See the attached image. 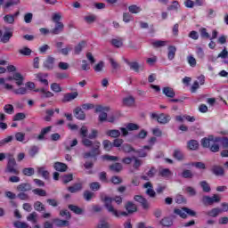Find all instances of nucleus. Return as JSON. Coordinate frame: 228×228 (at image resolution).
<instances>
[{
    "instance_id": "56",
    "label": "nucleus",
    "mask_w": 228,
    "mask_h": 228,
    "mask_svg": "<svg viewBox=\"0 0 228 228\" xmlns=\"http://www.w3.org/2000/svg\"><path fill=\"white\" fill-rule=\"evenodd\" d=\"M61 20V14L60 12L53 13L52 15V20L55 24L61 23V21H60Z\"/></svg>"
},
{
    "instance_id": "9",
    "label": "nucleus",
    "mask_w": 228,
    "mask_h": 228,
    "mask_svg": "<svg viewBox=\"0 0 228 228\" xmlns=\"http://www.w3.org/2000/svg\"><path fill=\"white\" fill-rule=\"evenodd\" d=\"M78 95L79 94H77V92L65 94L61 102H70L74 101V99H76Z\"/></svg>"
},
{
    "instance_id": "18",
    "label": "nucleus",
    "mask_w": 228,
    "mask_h": 228,
    "mask_svg": "<svg viewBox=\"0 0 228 228\" xmlns=\"http://www.w3.org/2000/svg\"><path fill=\"white\" fill-rule=\"evenodd\" d=\"M52 128H53L52 126H46L43 128L39 135L37 136V140L39 141L45 140V134H48V133H51Z\"/></svg>"
},
{
    "instance_id": "46",
    "label": "nucleus",
    "mask_w": 228,
    "mask_h": 228,
    "mask_svg": "<svg viewBox=\"0 0 228 228\" xmlns=\"http://www.w3.org/2000/svg\"><path fill=\"white\" fill-rule=\"evenodd\" d=\"M34 209L36 211H39V212H42V211H45V207L43 205L42 202L40 201H36L34 203Z\"/></svg>"
},
{
    "instance_id": "22",
    "label": "nucleus",
    "mask_w": 228,
    "mask_h": 228,
    "mask_svg": "<svg viewBox=\"0 0 228 228\" xmlns=\"http://www.w3.org/2000/svg\"><path fill=\"white\" fill-rule=\"evenodd\" d=\"M66 151H72V147L77 145V139H73L72 141H66L64 142Z\"/></svg>"
},
{
    "instance_id": "26",
    "label": "nucleus",
    "mask_w": 228,
    "mask_h": 228,
    "mask_svg": "<svg viewBox=\"0 0 228 228\" xmlns=\"http://www.w3.org/2000/svg\"><path fill=\"white\" fill-rule=\"evenodd\" d=\"M12 91V94H15V95H26L28 94V88L26 87H20L18 89H11Z\"/></svg>"
},
{
    "instance_id": "29",
    "label": "nucleus",
    "mask_w": 228,
    "mask_h": 228,
    "mask_svg": "<svg viewBox=\"0 0 228 228\" xmlns=\"http://www.w3.org/2000/svg\"><path fill=\"white\" fill-rule=\"evenodd\" d=\"M12 37H13V32H5V33H4V35L1 38V42L3 44H8V42H10V38H12Z\"/></svg>"
},
{
    "instance_id": "33",
    "label": "nucleus",
    "mask_w": 228,
    "mask_h": 228,
    "mask_svg": "<svg viewBox=\"0 0 228 228\" xmlns=\"http://www.w3.org/2000/svg\"><path fill=\"white\" fill-rule=\"evenodd\" d=\"M18 53L22 54V56H31V53H33V51H31L28 46H24L23 48L20 49Z\"/></svg>"
},
{
    "instance_id": "49",
    "label": "nucleus",
    "mask_w": 228,
    "mask_h": 228,
    "mask_svg": "<svg viewBox=\"0 0 228 228\" xmlns=\"http://www.w3.org/2000/svg\"><path fill=\"white\" fill-rule=\"evenodd\" d=\"M110 170L112 172H120L122 170V164L120 163H114L111 166H110Z\"/></svg>"
},
{
    "instance_id": "36",
    "label": "nucleus",
    "mask_w": 228,
    "mask_h": 228,
    "mask_svg": "<svg viewBox=\"0 0 228 228\" xmlns=\"http://www.w3.org/2000/svg\"><path fill=\"white\" fill-rule=\"evenodd\" d=\"M4 113H7L8 115H13L15 109L13 108V105L6 104L4 106Z\"/></svg>"
},
{
    "instance_id": "32",
    "label": "nucleus",
    "mask_w": 228,
    "mask_h": 228,
    "mask_svg": "<svg viewBox=\"0 0 228 228\" xmlns=\"http://www.w3.org/2000/svg\"><path fill=\"white\" fill-rule=\"evenodd\" d=\"M174 213L175 215H178V216H181V218H186V208H175L174 210Z\"/></svg>"
},
{
    "instance_id": "38",
    "label": "nucleus",
    "mask_w": 228,
    "mask_h": 228,
    "mask_svg": "<svg viewBox=\"0 0 228 228\" xmlns=\"http://www.w3.org/2000/svg\"><path fill=\"white\" fill-rule=\"evenodd\" d=\"M22 174L27 175L28 177H31V175H35V168L33 167H25L22 170Z\"/></svg>"
},
{
    "instance_id": "44",
    "label": "nucleus",
    "mask_w": 228,
    "mask_h": 228,
    "mask_svg": "<svg viewBox=\"0 0 228 228\" xmlns=\"http://www.w3.org/2000/svg\"><path fill=\"white\" fill-rule=\"evenodd\" d=\"M160 224L163 227H170L173 224L172 219L169 217H164L161 221Z\"/></svg>"
},
{
    "instance_id": "47",
    "label": "nucleus",
    "mask_w": 228,
    "mask_h": 228,
    "mask_svg": "<svg viewBox=\"0 0 228 228\" xmlns=\"http://www.w3.org/2000/svg\"><path fill=\"white\" fill-rule=\"evenodd\" d=\"M37 218H38V214H37V212H32L31 214L28 215L27 220L28 222H32V224H37Z\"/></svg>"
},
{
    "instance_id": "21",
    "label": "nucleus",
    "mask_w": 228,
    "mask_h": 228,
    "mask_svg": "<svg viewBox=\"0 0 228 228\" xmlns=\"http://www.w3.org/2000/svg\"><path fill=\"white\" fill-rule=\"evenodd\" d=\"M68 167L65 163L61 162H55L54 163V169L57 170V172H67Z\"/></svg>"
},
{
    "instance_id": "11",
    "label": "nucleus",
    "mask_w": 228,
    "mask_h": 228,
    "mask_svg": "<svg viewBox=\"0 0 228 228\" xmlns=\"http://www.w3.org/2000/svg\"><path fill=\"white\" fill-rule=\"evenodd\" d=\"M134 199L136 202H139V204H141V206H142V209H148L149 208V201H147L145 200V198H142L140 195H136V196H134Z\"/></svg>"
},
{
    "instance_id": "53",
    "label": "nucleus",
    "mask_w": 228,
    "mask_h": 228,
    "mask_svg": "<svg viewBox=\"0 0 228 228\" xmlns=\"http://www.w3.org/2000/svg\"><path fill=\"white\" fill-rule=\"evenodd\" d=\"M96 228H110V223L104 219H101L96 225Z\"/></svg>"
},
{
    "instance_id": "5",
    "label": "nucleus",
    "mask_w": 228,
    "mask_h": 228,
    "mask_svg": "<svg viewBox=\"0 0 228 228\" xmlns=\"http://www.w3.org/2000/svg\"><path fill=\"white\" fill-rule=\"evenodd\" d=\"M105 111H110V107H104L102 105L96 106L95 112L100 113V122H106V120H108V113H106Z\"/></svg>"
},
{
    "instance_id": "20",
    "label": "nucleus",
    "mask_w": 228,
    "mask_h": 228,
    "mask_svg": "<svg viewBox=\"0 0 228 228\" xmlns=\"http://www.w3.org/2000/svg\"><path fill=\"white\" fill-rule=\"evenodd\" d=\"M86 47V42L81 41L79 44H77L74 48V54H80L81 51Z\"/></svg>"
},
{
    "instance_id": "28",
    "label": "nucleus",
    "mask_w": 228,
    "mask_h": 228,
    "mask_svg": "<svg viewBox=\"0 0 228 228\" xmlns=\"http://www.w3.org/2000/svg\"><path fill=\"white\" fill-rule=\"evenodd\" d=\"M105 134L110 136V138H118V136H120V131L117 129L108 130Z\"/></svg>"
},
{
    "instance_id": "55",
    "label": "nucleus",
    "mask_w": 228,
    "mask_h": 228,
    "mask_svg": "<svg viewBox=\"0 0 228 228\" xmlns=\"http://www.w3.org/2000/svg\"><path fill=\"white\" fill-rule=\"evenodd\" d=\"M200 186L206 193H209V191H211V187H209V183H208V182H200Z\"/></svg>"
},
{
    "instance_id": "15",
    "label": "nucleus",
    "mask_w": 228,
    "mask_h": 228,
    "mask_svg": "<svg viewBox=\"0 0 228 228\" xmlns=\"http://www.w3.org/2000/svg\"><path fill=\"white\" fill-rule=\"evenodd\" d=\"M174 174L170 169L168 168H160L159 170V175H161V177H164L165 179H168L169 177H172Z\"/></svg>"
},
{
    "instance_id": "14",
    "label": "nucleus",
    "mask_w": 228,
    "mask_h": 228,
    "mask_svg": "<svg viewBox=\"0 0 228 228\" xmlns=\"http://www.w3.org/2000/svg\"><path fill=\"white\" fill-rule=\"evenodd\" d=\"M64 28H65V25H63L62 22L55 23V27L51 30V33L53 35H60V33H62Z\"/></svg>"
},
{
    "instance_id": "35",
    "label": "nucleus",
    "mask_w": 228,
    "mask_h": 228,
    "mask_svg": "<svg viewBox=\"0 0 228 228\" xmlns=\"http://www.w3.org/2000/svg\"><path fill=\"white\" fill-rule=\"evenodd\" d=\"M175 51H177L175 46L168 47V54H167L168 60H174V58H175Z\"/></svg>"
},
{
    "instance_id": "48",
    "label": "nucleus",
    "mask_w": 228,
    "mask_h": 228,
    "mask_svg": "<svg viewBox=\"0 0 228 228\" xmlns=\"http://www.w3.org/2000/svg\"><path fill=\"white\" fill-rule=\"evenodd\" d=\"M128 65L131 70H134V72H140V69H142L138 62H129Z\"/></svg>"
},
{
    "instance_id": "25",
    "label": "nucleus",
    "mask_w": 228,
    "mask_h": 228,
    "mask_svg": "<svg viewBox=\"0 0 228 228\" xmlns=\"http://www.w3.org/2000/svg\"><path fill=\"white\" fill-rule=\"evenodd\" d=\"M222 213V208H212L210 211L207 212L208 216H212L213 218H216V216Z\"/></svg>"
},
{
    "instance_id": "7",
    "label": "nucleus",
    "mask_w": 228,
    "mask_h": 228,
    "mask_svg": "<svg viewBox=\"0 0 228 228\" xmlns=\"http://www.w3.org/2000/svg\"><path fill=\"white\" fill-rule=\"evenodd\" d=\"M55 62L56 59L54 57L48 56L44 62V66L45 67V69H48V70H53V69H54Z\"/></svg>"
},
{
    "instance_id": "4",
    "label": "nucleus",
    "mask_w": 228,
    "mask_h": 228,
    "mask_svg": "<svg viewBox=\"0 0 228 228\" xmlns=\"http://www.w3.org/2000/svg\"><path fill=\"white\" fill-rule=\"evenodd\" d=\"M7 165L5 167L6 174H12L13 175H19L20 174V171L17 169V161L15 160V157L12 153H7Z\"/></svg>"
},
{
    "instance_id": "13",
    "label": "nucleus",
    "mask_w": 228,
    "mask_h": 228,
    "mask_svg": "<svg viewBox=\"0 0 228 228\" xmlns=\"http://www.w3.org/2000/svg\"><path fill=\"white\" fill-rule=\"evenodd\" d=\"M74 113H75L76 118H77L78 120H85V118H86V114H85L82 108H79V107L76 108L74 110Z\"/></svg>"
},
{
    "instance_id": "24",
    "label": "nucleus",
    "mask_w": 228,
    "mask_h": 228,
    "mask_svg": "<svg viewBox=\"0 0 228 228\" xmlns=\"http://www.w3.org/2000/svg\"><path fill=\"white\" fill-rule=\"evenodd\" d=\"M36 77H37V80L40 81V83H42L45 86H49V81H47V79H45V77H47V75H44L42 73H39V74L36 75Z\"/></svg>"
},
{
    "instance_id": "51",
    "label": "nucleus",
    "mask_w": 228,
    "mask_h": 228,
    "mask_svg": "<svg viewBox=\"0 0 228 228\" xmlns=\"http://www.w3.org/2000/svg\"><path fill=\"white\" fill-rule=\"evenodd\" d=\"M70 51H72V45H67L65 48L60 50V53H61L63 56H69Z\"/></svg>"
},
{
    "instance_id": "52",
    "label": "nucleus",
    "mask_w": 228,
    "mask_h": 228,
    "mask_svg": "<svg viewBox=\"0 0 228 228\" xmlns=\"http://www.w3.org/2000/svg\"><path fill=\"white\" fill-rule=\"evenodd\" d=\"M33 193H35V195H38L39 197H47V191L43 189H35L33 190Z\"/></svg>"
},
{
    "instance_id": "62",
    "label": "nucleus",
    "mask_w": 228,
    "mask_h": 228,
    "mask_svg": "<svg viewBox=\"0 0 228 228\" xmlns=\"http://www.w3.org/2000/svg\"><path fill=\"white\" fill-rule=\"evenodd\" d=\"M97 19V16H95L94 14H91L88 16L85 17V20L88 23V24H92V22H95V20Z\"/></svg>"
},
{
    "instance_id": "40",
    "label": "nucleus",
    "mask_w": 228,
    "mask_h": 228,
    "mask_svg": "<svg viewBox=\"0 0 228 228\" xmlns=\"http://www.w3.org/2000/svg\"><path fill=\"white\" fill-rule=\"evenodd\" d=\"M179 2L174 1L171 5L167 6L168 12H177L179 10Z\"/></svg>"
},
{
    "instance_id": "50",
    "label": "nucleus",
    "mask_w": 228,
    "mask_h": 228,
    "mask_svg": "<svg viewBox=\"0 0 228 228\" xmlns=\"http://www.w3.org/2000/svg\"><path fill=\"white\" fill-rule=\"evenodd\" d=\"M110 44L114 45V47H122L124 43L122 42V38H115L110 41Z\"/></svg>"
},
{
    "instance_id": "58",
    "label": "nucleus",
    "mask_w": 228,
    "mask_h": 228,
    "mask_svg": "<svg viewBox=\"0 0 228 228\" xmlns=\"http://www.w3.org/2000/svg\"><path fill=\"white\" fill-rule=\"evenodd\" d=\"M51 90H53V92H55V94H60V92H61V86H60V84L58 83H53L51 85Z\"/></svg>"
},
{
    "instance_id": "37",
    "label": "nucleus",
    "mask_w": 228,
    "mask_h": 228,
    "mask_svg": "<svg viewBox=\"0 0 228 228\" xmlns=\"http://www.w3.org/2000/svg\"><path fill=\"white\" fill-rule=\"evenodd\" d=\"M69 209L75 213L76 215H82L83 209L76 205H69Z\"/></svg>"
},
{
    "instance_id": "34",
    "label": "nucleus",
    "mask_w": 228,
    "mask_h": 228,
    "mask_svg": "<svg viewBox=\"0 0 228 228\" xmlns=\"http://www.w3.org/2000/svg\"><path fill=\"white\" fill-rule=\"evenodd\" d=\"M37 173L45 179H49V171L45 170V167H38Z\"/></svg>"
},
{
    "instance_id": "39",
    "label": "nucleus",
    "mask_w": 228,
    "mask_h": 228,
    "mask_svg": "<svg viewBox=\"0 0 228 228\" xmlns=\"http://www.w3.org/2000/svg\"><path fill=\"white\" fill-rule=\"evenodd\" d=\"M128 11L130 12V13H140V12H142V7L136 4H132L128 6Z\"/></svg>"
},
{
    "instance_id": "43",
    "label": "nucleus",
    "mask_w": 228,
    "mask_h": 228,
    "mask_svg": "<svg viewBox=\"0 0 228 228\" xmlns=\"http://www.w3.org/2000/svg\"><path fill=\"white\" fill-rule=\"evenodd\" d=\"M19 3H20V0H8L4 5V8H11V6H17V4H19Z\"/></svg>"
},
{
    "instance_id": "63",
    "label": "nucleus",
    "mask_w": 228,
    "mask_h": 228,
    "mask_svg": "<svg viewBox=\"0 0 228 228\" xmlns=\"http://www.w3.org/2000/svg\"><path fill=\"white\" fill-rule=\"evenodd\" d=\"M24 118H26V114H24L22 112H19L13 117L12 120H14V122H15V121H19V120H24Z\"/></svg>"
},
{
    "instance_id": "3",
    "label": "nucleus",
    "mask_w": 228,
    "mask_h": 228,
    "mask_svg": "<svg viewBox=\"0 0 228 228\" xmlns=\"http://www.w3.org/2000/svg\"><path fill=\"white\" fill-rule=\"evenodd\" d=\"M216 142H220V138L209 135L208 138H204L201 140V145L205 148H209L211 152H218L220 151V146L216 144Z\"/></svg>"
},
{
    "instance_id": "12",
    "label": "nucleus",
    "mask_w": 228,
    "mask_h": 228,
    "mask_svg": "<svg viewBox=\"0 0 228 228\" xmlns=\"http://www.w3.org/2000/svg\"><path fill=\"white\" fill-rule=\"evenodd\" d=\"M171 118H170V115L161 113L159 115L157 122H159V124H168V122H169V120H171Z\"/></svg>"
},
{
    "instance_id": "57",
    "label": "nucleus",
    "mask_w": 228,
    "mask_h": 228,
    "mask_svg": "<svg viewBox=\"0 0 228 228\" xmlns=\"http://www.w3.org/2000/svg\"><path fill=\"white\" fill-rule=\"evenodd\" d=\"M182 177L184 179H191L193 177V173L191 170L185 169L182 173Z\"/></svg>"
},
{
    "instance_id": "64",
    "label": "nucleus",
    "mask_w": 228,
    "mask_h": 228,
    "mask_svg": "<svg viewBox=\"0 0 228 228\" xmlns=\"http://www.w3.org/2000/svg\"><path fill=\"white\" fill-rule=\"evenodd\" d=\"M133 20V15L129 12H124L123 13V21L124 22H131Z\"/></svg>"
},
{
    "instance_id": "42",
    "label": "nucleus",
    "mask_w": 228,
    "mask_h": 228,
    "mask_svg": "<svg viewBox=\"0 0 228 228\" xmlns=\"http://www.w3.org/2000/svg\"><path fill=\"white\" fill-rule=\"evenodd\" d=\"M102 145H103L104 151H107L108 152H110V151L113 149V143H111L110 140H104L102 142Z\"/></svg>"
},
{
    "instance_id": "10",
    "label": "nucleus",
    "mask_w": 228,
    "mask_h": 228,
    "mask_svg": "<svg viewBox=\"0 0 228 228\" xmlns=\"http://www.w3.org/2000/svg\"><path fill=\"white\" fill-rule=\"evenodd\" d=\"M13 75L10 76L6 78H0V85L4 86V88L5 90H13V86L10 85V84H6V81H13Z\"/></svg>"
},
{
    "instance_id": "60",
    "label": "nucleus",
    "mask_w": 228,
    "mask_h": 228,
    "mask_svg": "<svg viewBox=\"0 0 228 228\" xmlns=\"http://www.w3.org/2000/svg\"><path fill=\"white\" fill-rule=\"evenodd\" d=\"M174 158H175V159L181 160L184 158V155L180 150H175Z\"/></svg>"
},
{
    "instance_id": "8",
    "label": "nucleus",
    "mask_w": 228,
    "mask_h": 228,
    "mask_svg": "<svg viewBox=\"0 0 228 228\" xmlns=\"http://www.w3.org/2000/svg\"><path fill=\"white\" fill-rule=\"evenodd\" d=\"M34 92H39L41 99H49L51 97H54V94L51 93V91H47L44 88L35 89Z\"/></svg>"
},
{
    "instance_id": "6",
    "label": "nucleus",
    "mask_w": 228,
    "mask_h": 228,
    "mask_svg": "<svg viewBox=\"0 0 228 228\" xmlns=\"http://www.w3.org/2000/svg\"><path fill=\"white\" fill-rule=\"evenodd\" d=\"M222 199L218 194H214L212 197L209 196H204L202 198V202L205 206H212V204H215V202H220Z\"/></svg>"
},
{
    "instance_id": "17",
    "label": "nucleus",
    "mask_w": 228,
    "mask_h": 228,
    "mask_svg": "<svg viewBox=\"0 0 228 228\" xmlns=\"http://www.w3.org/2000/svg\"><path fill=\"white\" fill-rule=\"evenodd\" d=\"M163 94L166 97H169L170 99H174V97H175V92L172 87H164Z\"/></svg>"
},
{
    "instance_id": "1",
    "label": "nucleus",
    "mask_w": 228,
    "mask_h": 228,
    "mask_svg": "<svg viewBox=\"0 0 228 228\" xmlns=\"http://www.w3.org/2000/svg\"><path fill=\"white\" fill-rule=\"evenodd\" d=\"M82 143L85 147H92L90 151H86L82 154L84 159H88V158H97V156H101V142H92L90 139L84 137L82 138Z\"/></svg>"
},
{
    "instance_id": "27",
    "label": "nucleus",
    "mask_w": 228,
    "mask_h": 228,
    "mask_svg": "<svg viewBox=\"0 0 228 228\" xmlns=\"http://www.w3.org/2000/svg\"><path fill=\"white\" fill-rule=\"evenodd\" d=\"M123 104L128 107L134 106V98L133 96L124 98Z\"/></svg>"
},
{
    "instance_id": "16",
    "label": "nucleus",
    "mask_w": 228,
    "mask_h": 228,
    "mask_svg": "<svg viewBox=\"0 0 228 228\" xmlns=\"http://www.w3.org/2000/svg\"><path fill=\"white\" fill-rule=\"evenodd\" d=\"M125 209H126L128 214L136 213V211H138L137 207L131 201L126 202L125 205Z\"/></svg>"
},
{
    "instance_id": "41",
    "label": "nucleus",
    "mask_w": 228,
    "mask_h": 228,
    "mask_svg": "<svg viewBox=\"0 0 228 228\" xmlns=\"http://www.w3.org/2000/svg\"><path fill=\"white\" fill-rule=\"evenodd\" d=\"M188 148L191 151H197V149H199V142L195 141V140H191L188 142Z\"/></svg>"
},
{
    "instance_id": "2",
    "label": "nucleus",
    "mask_w": 228,
    "mask_h": 228,
    "mask_svg": "<svg viewBox=\"0 0 228 228\" xmlns=\"http://www.w3.org/2000/svg\"><path fill=\"white\" fill-rule=\"evenodd\" d=\"M102 200L104 202V207L106 208L109 213H111V215H113L117 218L120 216V214H118V210H117L115 207H113L111 202L115 200L116 204L120 205L122 204V197L116 196L114 198H111V197L104 196V197H102Z\"/></svg>"
},
{
    "instance_id": "59",
    "label": "nucleus",
    "mask_w": 228,
    "mask_h": 228,
    "mask_svg": "<svg viewBox=\"0 0 228 228\" xmlns=\"http://www.w3.org/2000/svg\"><path fill=\"white\" fill-rule=\"evenodd\" d=\"M14 227L16 228H28L29 225L27 223L16 221L13 223Z\"/></svg>"
},
{
    "instance_id": "54",
    "label": "nucleus",
    "mask_w": 228,
    "mask_h": 228,
    "mask_svg": "<svg viewBox=\"0 0 228 228\" xmlns=\"http://www.w3.org/2000/svg\"><path fill=\"white\" fill-rule=\"evenodd\" d=\"M4 22H6L7 24H13V22H15V18L13 15L12 14H7L4 17Z\"/></svg>"
},
{
    "instance_id": "30",
    "label": "nucleus",
    "mask_w": 228,
    "mask_h": 228,
    "mask_svg": "<svg viewBox=\"0 0 228 228\" xmlns=\"http://www.w3.org/2000/svg\"><path fill=\"white\" fill-rule=\"evenodd\" d=\"M19 191H29L31 190V184L29 183H20L17 186Z\"/></svg>"
},
{
    "instance_id": "31",
    "label": "nucleus",
    "mask_w": 228,
    "mask_h": 228,
    "mask_svg": "<svg viewBox=\"0 0 228 228\" xmlns=\"http://www.w3.org/2000/svg\"><path fill=\"white\" fill-rule=\"evenodd\" d=\"M212 172L213 174H215V175H224V167L220 166H214L212 168Z\"/></svg>"
},
{
    "instance_id": "19",
    "label": "nucleus",
    "mask_w": 228,
    "mask_h": 228,
    "mask_svg": "<svg viewBox=\"0 0 228 228\" xmlns=\"http://www.w3.org/2000/svg\"><path fill=\"white\" fill-rule=\"evenodd\" d=\"M13 80L16 82L18 86L24 85V77H22L20 73H14Z\"/></svg>"
},
{
    "instance_id": "45",
    "label": "nucleus",
    "mask_w": 228,
    "mask_h": 228,
    "mask_svg": "<svg viewBox=\"0 0 228 228\" xmlns=\"http://www.w3.org/2000/svg\"><path fill=\"white\" fill-rule=\"evenodd\" d=\"M187 62L189 63L190 67H197V59H195L193 55L187 56Z\"/></svg>"
},
{
    "instance_id": "61",
    "label": "nucleus",
    "mask_w": 228,
    "mask_h": 228,
    "mask_svg": "<svg viewBox=\"0 0 228 228\" xmlns=\"http://www.w3.org/2000/svg\"><path fill=\"white\" fill-rule=\"evenodd\" d=\"M24 138H26V134L22 132H18L15 134V139L17 142H24Z\"/></svg>"
},
{
    "instance_id": "23",
    "label": "nucleus",
    "mask_w": 228,
    "mask_h": 228,
    "mask_svg": "<svg viewBox=\"0 0 228 228\" xmlns=\"http://www.w3.org/2000/svg\"><path fill=\"white\" fill-rule=\"evenodd\" d=\"M68 190L70 193H77V191L83 190V185L81 183H75L73 186H69Z\"/></svg>"
}]
</instances>
